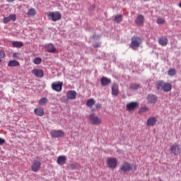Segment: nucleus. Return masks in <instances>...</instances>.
Wrapping results in <instances>:
<instances>
[{"instance_id":"1","label":"nucleus","mask_w":181,"mask_h":181,"mask_svg":"<svg viewBox=\"0 0 181 181\" xmlns=\"http://www.w3.org/2000/svg\"><path fill=\"white\" fill-rule=\"evenodd\" d=\"M88 121L90 125H101L103 124V119L94 113L89 115Z\"/></svg>"},{"instance_id":"2","label":"nucleus","mask_w":181,"mask_h":181,"mask_svg":"<svg viewBox=\"0 0 181 181\" xmlns=\"http://www.w3.org/2000/svg\"><path fill=\"white\" fill-rule=\"evenodd\" d=\"M47 16L49 19H51L52 22H57V21L62 19V13H60V11H49L47 13Z\"/></svg>"},{"instance_id":"3","label":"nucleus","mask_w":181,"mask_h":181,"mask_svg":"<svg viewBox=\"0 0 181 181\" xmlns=\"http://www.w3.org/2000/svg\"><path fill=\"white\" fill-rule=\"evenodd\" d=\"M142 43V40L139 37H133L132 38L131 47L132 49H138L139 45Z\"/></svg>"},{"instance_id":"4","label":"nucleus","mask_w":181,"mask_h":181,"mask_svg":"<svg viewBox=\"0 0 181 181\" xmlns=\"http://www.w3.org/2000/svg\"><path fill=\"white\" fill-rule=\"evenodd\" d=\"M117 164L118 160L115 158H109L107 160V165L110 169H115Z\"/></svg>"},{"instance_id":"5","label":"nucleus","mask_w":181,"mask_h":181,"mask_svg":"<svg viewBox=\"0 0 181 181\" xmlns=\"http://www.w3.org/2000/svg\"><path fill=\"white\" fill-rule=\"evenodd\" d=\"M40 166H42L40 161L34 160L33 161V165H31V170L33 172H38L39 169H40Z\"/></svg>"},{"instance_id":"6","label":"nucleus","mask_w":181,"mask_h":181,"mask_svg":"<svg viewBox=\"0 0 181 181\" xmlns=\"http://www.w3.org/2000/svg\"><path fill=\"white\" fill-rule=\"evenodd\" d=\"M120 170L124 172V173H127V172L132 170V165L129 163H124L120 167Z\"/></svg>"},{"instance_id":"7","label":"nucleus","mask_w":181,"mask_h":181,"mask_svg":"<svg viewBox=\"0 0 181 181\" xmlns=\"http://www.w3.org/2000/svg\"><path fill=\"white\" fill-rule=\"evenodd\" d=\"M62 87H63V83L62 82H55V83H52V90H54V91H57V93H59V91H62Z\"/></svg>"},{"instance_id":"8","label":"nucleus","mask_w":181,"mask_h":181,"mask_svg":"<svg viewBox=\"0 0 181 181\" xmlns=\"http://www.w3.org/2000/svg\"><path fill=\"white\" fill-rule=\"evenodd\" d=\"M52 138H61L64 136V132L62 130H54L50 133Z\"/></svg>"},{"instance_id":"9","label":"nucleus","mask_w":181,"mask_h":181,"mask_svg":"<svg viewBox=\"0 0 181 181\" xmlns=\"http://www.w3.org/2000/svg\"><path fill=\"white\" fill-rule=\"evenodd\" d=\"M139 103L137 102H131L127 104V111H134V110L138 108Z\"/></svg>"},{"instance_id":"10","label":"nucleus","mask_w":181,"mask_h":181,"mask_svg":"<svg viewBox=\"0 0 181 181\" xmlns=\"http://www.w3.org/2000/svg\"><path fill=\"white\" fill-rule=\"evenodd\" d=\"M170 151L173 155L177 156L180 153V146L175 144L171 146Z\"/></svg>"},{"instance_id":"11","label":"nucleus","mask_w":181,"mask_h":181,"mask_svg":"<svg viewBox=\"0 0 181 181\" xmlns=\"http://www.w3.org/2000/svg\"><path fill=\"white\" fill-rule=\"evenodd\" d=\"M32 73L34 74V76H35V77H37L38 78H42V77L44 76L43 70L40 69H33Z\"/></svg>"},{"instance_id":"12","label":"nucleus","mask_w":181,"mask_h":181,"mask_svg":"<svg viewBox=\"0 0 181 181\" xmlns=\"http://www.w3.org/2000/svg\"><path fill=\"white\" fill-rule=\"evenodd\" d=\"M77 95V93L76 90H69L66 93V98L68 100H76V97Z\"/></svg>"},{"instance_id":"13","label":"nucleus","mask_w":181,"mask_h":181,"mask_svg":"<svg viewBox=\"0 0 181 181\" xmlns=\"http://www.w3.org/2000/svg\"><path fill=\"white\" fill-rule=\"evenodd\" d=\"M67 160V158L64 156H59L57 158V163L60 166L64 165L66 163V161Z\"/></svg>"},{"instance_id":"14","label":"nucleus","mask_w":181,"mask_h":181,"mask_svg":"<svg viewBox=\"0 0 181 181\" xmlns=\"http://www.w3.org/2000/svg\"><path fill=\"white\" fill-rule=\"evenodd\" d=\"M158 122V119L155 117H151L147 119V126L148 127H153Z\"/></svg>"},{"instance_id":"15","label":"nucleus","mask_w":181,"mask_h":181,"mask_svg":"<svg viewBox=\"0 0 181 181\" xmlns=\"http://www.w3.org/2000/svg\"><path fill=\"white\" fill-rule=\"evenodd\" d=\"M158 100V97L155 96L154 95H148L147 97V101L148 104H155Z\"/></svg>"},{"instance_id":"16","label":"nucleus","mask_w":181,"mask_h":181,"mask_svg":"<svg viewBox=\"0 0 181 181\" xmlns=\"http://www.w3.org/2000/svg\"><path fill=\"white\" fill-rule=\"evenodd\" d=\"M100 83L102 84V86H108V84H111V79L105 77V76H103L100 78Z\"/></svg>"},{"instance_id":"17","label":"nucleus","mask_w":181,"mask_h":181,"mask_svg":"<svg viewBox=\"0 0 181 181\" xmlns=\"http://www.w3.org/2000/svg\"><path fill=\"white\" fill-rule=\"evenodd\" d=\"M118 94H119V92L118 91V85L117 83H114L112 86V95L117 97Z\"/></svg>"},{"instance_id":"18","label":"nucleus","mask_w":181,"mask_h":181,"mask_svg":"<svg viewBox=\"0 0 181 181\" xmlns=\"http://www.w3.org/2000/svg\"><path fill=\"white\" fill-rule=\"evenodd\" d=\"M45 48L47 49V52L49 53H54L56 52V48L53 44L46 45Z\"/></svg>"},{"instance_id":"19","label":"nucleus","mask_w":181,"mask_h":181,"mask_svg":"<svg viewBox=\"0 0 181 181\" xmlns=\"http://www.w3.org/2000/svg\"><path fill=\"white\" fill-rule=\"evenodd\" d=\"M8 67H18V66H21V63L16 60H10L8 63Z\"/></svg>"},{"instance_id":"20","label":"nucleus","mask_w":181,"mask_h":181,"mask_svg":"<svg viewBox=\"0 0 181 181\" xmlns=\"http://www.w3.org/2000/svg\"><path fill=\"white\" fill-rule=\"evenodd\" d=\"M171 90H172V84L169 83H164L163 91H164V93H169V91H171Z\"/></svg>"},{"instance_id":"21","label":"nucleus","mask_w":181,"mask_h":181,"mask_svg":"<svg viewBox=\"0 0 181 181\" xmlns=\"http://www.w3.org/2000/svg\"><path fill=\"white\" fill-rule=\"evenodd\" d=\"M35 115H38V117H43L45 115V110L42 108H36L34 110Z\"/></svg>"},{"instance_id":"22","label":"nucleus","mask_w":181,"mask_h":181,"mask_svg":"<svg viewBox=\"0 0 181 181\" xmlns=\"http://www.w3.org/2000/svg\"><path fill=\"white\" fill-rule=\"evenodd\" d=\"M168 38L165 37H161L160 38H159L158 40V43L159 45H160L161 46H167L168 45Z\"/></svg>"},{"instance_id":"23","label":"nucleus","mask_w":181,"mask_h":181,"mask_svg":"<svg viewBox=\"0 0 181 181\" xmlns=\"http://www.w3.org/2000/svg\"><path fill=\"white\" fill-rule=\"evenodd\" d=\"M136 25H141L144 23V16L139 15L135 21Z\"/></svg>"},{"instance_id":"24","label":"nucleus","mask_w":181,"mask_h":181,"mask_svg":"<svg viewBox=\"0 0 181 181\" xmlns=\"http://www.w3.org/2000/svg\"><path fill=\"white\" fill-rule=\"evenodd\" d=\"M165 85V82L163 81H158L156 83V87L157 90H163V86Z\"/></svg>"},{"instance_id":"25","label":"nucleus","mask_w":181,"mask_h":181,"mask_svg":"<svg viewBox=\"0 0 181 181\" xmlns=\"http://www.w3.org/2000/svg\"><path fill=\"white\" fill-rule=\"evenodd\" d=\"M13 47H22L23 46V42L14 41L12 42Z\"/></svg>"},{"instance_id":"26","label":"nucleus","mask_w":181,"mask_h":181,"mask_svg":"<svg viewBox=\"0 0 181 181\" xmlns=\"http://www.w3.org/2000/svg\"><path fill=\"white\" fill-rule=\"evenodd\" d=\"M28 16H35L36 15V10L35 8H29L27 13Z\"/></svg>"},{"instance_id":"27","label":"nucleus","mask_w":181,"mask_h":181,"mask_svg":"<svg viewBox=\"0 0 181 181\" xmlns=\"http://www.w3.org/2000/svg\"><path fill=\"white\" fill-rule=\"evenodd\" d=\"M95 104V101H94V99H88L86 103L87 107H89V108H91L93 105Z\"/></svg>"},{"instance_id":"28","label":"nucleus","mask_w":181,"mask_h":181,"mask_svg":"<svg viewBox=\"0 0 181 181\" xmlns=\"http://www.w3.org/2000/svg\"><path fill=\"white\" fill-rule=\"evenodd\" d=\"M47 103H48L47 98H42L39 100L40 105H46Z\"/></svg>"},{"instance_id":"29","label":"nucleus","mask_w":181,"mask_h":181,"mask_svg":"<svg viewBox=\"0 0 181 181\" xmlns=\"http://www.w3.org/2000/svg\"><path fill=\"white\" fill-rule=\"evenodd\" d=\"M115 22H116L117 23H119V22H122V15L115 16Z\"/></svg>"},{"instance_id":"30","label":"nucleus","mask_w":181,"mask_h":181,"mask_svg":"<svg viewBox=\"0 0 181 181\" xmlns=\"http://www.w3.org/2000/svg\"><path fill=\"white\" fill-rule=\"evenodd\" d=\"M34 64H40L42 63V58L37 57L33 59Z\"/></svg>"},{"instance_id":"31","label":"nucleus","mask_w":181,"mask_h":181,"mask_svg":"<svg viewBox=\"0 0 181 181\" xmlns=\"http://www.w3.org/2000/svg\"><path fill=\"white\" fill-rule=\"evenodd\" d=\"M146 111H149V108L147 107H143L140 109L139 110V113L142 114L144 112H146Z\"/></svg>"},{"instance_id":"32","label":"nucleus","mask_w":181,"mask_h":181,"mask_svg":"<svg viewBox=\"0 0 181 181\" xmlns=\"http://www.w3.org/2000/svg\"><path fill=\"white\" fill-rule=\"evenodd\" d=\"M175 74H176V71L175 69H169L168 75L173 76H175Z\"/></svg>"},{"instance_id":"33","label":"nucleus","mask_w":181,"mask_h":181,"mask_svg":"<svg viewBox=\"0 0 181 181\" xmlns=\"http://www.w3.org/2000/svg\"><path fill=\"white\" fill-rule=\"evenodd\" d=\"M131 90H138L139 88V85L134 83L130 86Z\"/></svg>"},{"instance_id":"34","label":"nucleus","mask_w":181,"mask_h":181,"mask_svg":"<svg viewBox=\"0 0 181 181\" xmlns=\"http://www.w3.org/2000/svg\"><path fill=\"white\" fill-rule=\"evenodd\" d=\"M8 18H10V21H13V22H15V21H16V14H11L8 16Z\"/></svg>"},{"instance_id":"35","label":"nucleus","mask_w":181,"mask_h":181,"mask_svg":"<svg viewBox=\"0 0 181 181\" xmlns=\"http://www.w3.org/2000/svg\"><path fill=\"white\" fill-rule=\"evenodd\" d=\"M157 23L158 25H163V23H165V19H163V18H158Z\"/></svg>"},{"instance_id":"36","label":"nucleus","mask_w":181,"mask_h":181,"mask_svg":"<svg viewBox=\"0 0 181 181\" xmlns=\"http://www.w3.org/2000/svg\"><path fill=\"white\" fill-rule=\"evenodd\" d=\"M68 168H69V169H71L73 170L76 169V168H77V165H76V164H74V163H71L68 165Z\"/></svg>"},{"instance_id":"37","label":"nucleus","mask_w":181,"mask_h":181,"mask_svg":"<svg viewBox=\"0 0 181 181\" xmlns=\"http://www.w3.org/2000/svg\"><path fill=\"white\" fill-rule=\"evenodd\" d=\"M8 22H11V18L8 17H4V23H8Z\"/></svg>"},{"instance_id":"38","label":"nucleus","mask_w":181,"mask_h":181,"mask_svg":"<svg viewBox=\"0 0 181 181\" xmlns=\"http://www.w3.org/2000/svg\"><path fill=\"white\" fill-rule=\"evenodd\" d=\"M21 54L19 52H15L13 54V59H18Z\"/></svg>"},{"instance_id":"39","label":"nucleus","mask_w":181,"mask_h":181,"mask_svg":"<svg viewBox=\"0 0 181 181\" xmlns=\"http://www.w3.org/2000/svg\"><path fill=\"white\" fill-rule=\"evenodd\" d=\"M5 57V52H2L0 53V63H2V59Z\"/></svg>"},{"instance_id":"40","label":"nucleus","mask_w":181,"mask_h":181,"mask_svg":"<svg viewBox=\"0 0 181 181\" xmlns=\"http://www.w3.org/2000/svg\"><path fill=\"white\" fill-rule=\"evenodd\" d=\"M5 144V139L0 138V145H4Z\"/></svg>"},{"instance_id":"41","label":"nucleus","mask_w":181,"mask_h":181,"mask_svg":"<svg viewBox=\"0 0 181 181\" xmlns=\"http://www.w3.org/2000/svg\"><path fill=\"white\" fill-rule=\"evenodd\" d=\"M96 108H97V110H100V108H101V105L97 104L96 105Z\"/></svg>"},{"instance_id":"42","label":"nucleus","mask_w":181,"mask_h":181,"mask_svg":"<svg viewBox=\"0 0 181 181\" xmlns=\"http://www.w3.org/2000/svg\"><path fill=\"white\" fill-rule=\"evenodd\" d=\"M94 47H100V45L96 44V45H94Z\"/></svg>"},{"instance_id":"43","label":"nucleus","mask_w":181,"mask_h":181,"mask_svg":"<svg viewBox=\"0 0 181 181\" xmlns=\"http://www.w3.org/2000/svg\"><path fill=\"white\" fill-rule=\"evenodd\" d=\"M15 0H7V2H13Z\"/></svg>"},{"instance_id":"44","label":"nucleus","mask_w":181,"mask_h":181,"mask_svg":"<svg viewBox=\"0 0 181 181\" xmlns=\"http://www.w3.org/2000/svg\"><path fill=\"white\" fill-rule=\"evenodd\" d=\"M179 6L180 8H181V2L179 4Z\"/></svg>"},{"instance_id":"45","label":"nucleus","mask_w":181,"mask_h":181,"mask_svg":"<svg viewBox=\"0 0 181 181\" xmlns=\"http://www.w3.org/2000/svg\"><path fill=\"white\" fill-rule=\"evenodd\" d=\"M144 1H149V0H144Z\"/></svg>"}]
</instances>
